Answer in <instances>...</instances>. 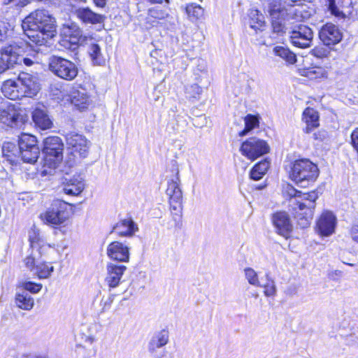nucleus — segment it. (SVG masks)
Segmentation results:
<instances>
[{"mask_svg": "<svg viewBox=\"0 0 358 358\" xmlns=\"http://www.w3.org/2000/svg\"><path fill=\"white\" fill-rule=\"evenodd\" d=\"M22 28L29 39L31 45H46L57 33L56 20L45 9H38L31 13L22 21Z\"/></svg>", "mask_w": 358, "mask_h": 358, "instance_id": "obj_1", "label": "nucleus"}, {"mask_svg": "<svg viewBox=\"0 0 358 358\" xmlns=\"http://www.w3.org/2000/svg\"><path fill=\"white\" fill-rule=\"evenodd\" d=\"M266 10L270 15L273 31L278 34L285 32L286 21H301L308 17L303 6L285 3L282 0H269Z\"/></svg>", "mask_w": 358, "mask_h": 358, "instance_id": "obj_2", "label": "nucleus"}, {"mask_svg": "<svg viewBox=\"0 0 358 358\" xmlns=\"http://www.w3.org/2000/svg\"><path fill=\"white\" fill-rule=\"evenodd\" d=\"M289 175L290 179L297 185L307 187L317 178L319 169L310 160L300 159L291 164Z\"/></svg>", "mask_w": 358, "mask_h": 358, "instance_id": "obj_3", "label": "nucleus"}, {"mask_svg": "<svg viewBox=\"0 0 358 358\" xmlns=\"http://www.w3.org/2000/svg\"><path fill=\"white\" fill-rule=\"evenodd\" d=\"M64 143L59 136H48L43 140V173L52 174L63 159Z\"/></svg>", "mask_w": 358, "mask_h": 358, "instance_id": "obj_4", "label": "nucleus"}, {"mask_svg": "<svg viewBox=\"0 0 358 358\" xmlns=\"http://www.w3.org/2000/svg\"><path fill=\"white\" fill-rule=\"evenodd\" d=\"M318 199L317 192H302L299 194V199L293 201V205L297 206L298 211L296 212L298 224L302 228L308 227L313 219L315 201Z\"/></svg>", "mask_w": 358, "mask_h": 358, "instance_id": "obj_5", "label": "nucleus"}, {"mask_svg": "<svg viewBox=\"0 0 358 358\" xmlns=\"http://www.w3.org/2000/svg\"><path fill=\"white\" fill-rule=\"evenodd\" d=\"M69 215V204L61 200H55L40 217L45 224L56 227L64 224Z\"/></svg>", "mask_w": 358, "mask_h": 358, "instance_id": "obj_6", "label": "nucleus"}, {"mask_svg": "<svg viewBox=\"0 0 358 358\" xmlns=\"http://www.w3.org/2000/svg\"><path fill=\"white\" fill-rule=\"evenodd\" d=\"M49 68L55 76L69 81L76 78L78 73V67L73 62L61 57H52Z\"/></svg>", "mask_w": 358, "mask_h": 358, "instance_id": "obj_7", "label": "nucleus"}, {"mask_svg": "<svg viewBox=\"0 0 358 358\" xmlns=\"http://www.w3.org/2000/svg\"><path fill=\"white\" fill-rule=\"evenodd\" d=\"M18 147L22 159L27 163L34 164L40 154L36 138L29 134H22L18 138Z\"/></svg>", "mask_w": 358, "mask_h": 358, "instance_id": "obj_8", "label": "nucleus"}, {"mask_svg": "<svg viewBox=\"0 0 358 358\" xmlns=\"http://www.w3.org/2000/svg\"><path fill=\"white\" fill-rule=\"evenodd\" d=\"M240 150L243 155L253 161L268 153L269 146L265 141L252 137L242 143Z\"/></svg>", "mask_w": 358, "mask_h": 358, "instance_id": "obj_9", "label": "nucleus"}, {"mask_svg": "<svg viewBox=\"0 0 358 358\" xmlns=\"http://www.w3.org/2000/svg\"><path fill=\"white\" fill-rule=\"evenodd\" d=\"M292 44L300 48H306L311 45L313 39V31L308 26L300 24L295 26L290 31Z\"/></svg>", "mask_w": 358, "mask_h": 358, "instance_id": "obj_10", "label": "nucleus"}, {"mask_svg": "<svg viewBox=\"0 0 358 358\" xmlns=\"http://www.w3.org/2000/svg\"><path fill=\"white\" fill-rule=\"evenodd\" d=\"M17 83L22 97H32L36 95L40 90L37 78L28 73H20L17 78Z\"/></svg>", "mask_w": 358, "mask_h": 358, "instance_id": "obj_11", "label": "nucleus"}, {"mask_svg": "<svg viewBox=\"0 0 358 358\" xmlns=\"http://www.w3.org/2000/svg\"><path fill=\"white\" fill-rule=\"evenodd\" d=\"M272 222L275 231L285 238H288L293 229L289 215L284 211L274 213L272 216Z\"/></svg>", "mask_w": 358, "mask_h": 358, "instance_id": "obj_12", "label": "nucleus"}, {"mask_svg": "<svg viewBox=\"0 0 358 358\" xmlns=\"http://www.w3.org/2000/svg\"><path fill=\"white\" fill-rule=\"evenodd\" d=\"M336 217L331 211H324L317 221L316 229L323 236H329L334 232Z\"/></svg>", "mask_w": 358, "mask_h": 358, "instance_id": "obj_13", "label": "nucleus"}, {"mask_svg": "<svg viewBox=\"0 0 358 358\" xmlns=\"http://www.w3.org/2000/svg\"><path fill=\"white\" fill-rule=\"evenodd\" d=\"M319 36L324 45H331L339 43L343 35L336 25L328 23L322 26L319 32Z\"/></svg>", "mask_w": 358, "mask_h": 358, "instance_id": "obj_14", "label": "nucleus"}, {"mask_svg": "<svg viewBox=\"0 0 358 358\" xmlns=\"http://www.w3.org/2000/svg\"><path fill=\"white\" fill-rule=\"evenodd\" d=\"M67 145L71 148L72 152L85 157L88 153L89 145L87 140L83 136L76 133H69L66 135Z\"/></svg>", "mask_w": 358, "mask_h": 358, "instance_id": "obj_15", "label": "nucleus"}, {"mask_svg": "<svg viewBox=\"0 0 358 358\" xmlns=\"http://www.w3.org/2000/svg\"><path fill=\"white\" fill-rule=\"evenodd\" d=\"M127 267L124 265H119L114 263H109L106 266V275L105 282L110 288L117 287L126 271Z\"/></svg>", "mask_w": 358, "mask_h": 358, "instance_id": "obj_16", "label": "nucleus"}, {"mask_svg": "<svg viewBox=\"0 0 358 358\" xmlns=\"http://www.w3.org/2000/svg\"><path fill=\"white\" fill-rule=\"evenodd\" d=\"M74 13L78 20L86 24H102L106 20L105 15L94 12L90 7H79Z\"/></svg>", "mask_w": 358, "mask_h": 358, "instance_id": "obj_17", "label": "nucleus"}, {"mask_svg": "<svg viewBox=\"0 0 358 358\" xmlns=\"http://www.w3.org/2000/svg\"><path fill=\"white\" fill-rule=\"evenodd\" d=\"M138 231V225L131 217L120 220L113 228L114 233L124 237H132Z\"/></svg>", "mask_w": 358, "mask_h": 358, "instance_id": "obj_18", "label": "nucleus"}, {"mask_svg": "<svg viewBox=\"0 0 358 358\" xmlns=\"http://www.w3.org/2000/svg\"><path fill=\"white\" fill-rule=\"evenodd\" d=\"M107 254L110 259L115 261L126 262L129 259V248L118 241L108 245Z\"/></svg>", "mask_w": 358, "mask_h": 358, "instance_id": "obj_19", "label": "nucleus"}, {"mask_svg": "<svg viewBox=\"0 0 358 358\" xmlns=\"http://www.w3.org/2000/svg\"><path fill=\"white\" fill-rule=\"evenodd\" d=\"M89 90L85 89L78 91L77 94L72 99V103L78 109H85L92 103V97L95 94L94 86L92 84L88 85Z\"/></svg>", "mask_w": 358, "mask_h": 358, "instance_id": "obj_20", "label": "nucleus"}, {"mask_svg": "<svg viewBox=\"0 0 358 358\" xmlns=\"http://www.w3.org/2000/svg\"><path fill=\"white\" fill-rule=\"evenodd\" d=\"M173 172H175V176L168 181V187L166 191L169 201L182 200V192L180 187L179 169L177 166L174 167Z\"/></svg>", "mask_w": 358, "mask_h": 358, "instance_id": "obj_21", "label": "nucleus"}, {"mask_svg": "<svg viewBox=\"0 0 358 358\" xmlns=\"http://www.w3.org/2000/svg\"><path fill=\"white\" fill-rule=\"evenodd\" d=\"M352 0H329L331 13L339 18H345L351 13Z\"/></svg>", "mask_w": 358, "mask_h": 358, "instance_id": "obj_22", "label": "nucleus"}, {"mask_svg": "<svg viewBox=\"0 0 358 358\" xmlns=\"http://www.w3.org/2000/svg\"><path fill=\"white\" fill-rule=\"evenodd\" d=\"M27 113H1L0 121L3 124L15 129H21L28 121Z\"/></svg>", "mask_w": 358, "mask_h": 358, "instance_id": "obj_23", "label": "nucleus"}, {"mask_svg": "<svg viewBox=\"0 0 358 358\" xmlns=\"http://www.w3.org/2000/svg\"><path fill=\"white\" fill-rule=\"evenodd\" d=\"M83 178L80 176H75L64 183L63 191L71 196L79 195L84 189Z\"/></svg>", "mask_w": 358, "mask_h": 358, "instance_id": "obj_24", "label": "nucleus"}, {"mask_svg": "<svg viewBox=\"0 0 358 358\" xmlns=\"http://www.w3.org/2000/svg\"><path fill=\"white\" fill-rule=\"evenodd\" d=\"M169 340V334L167 330L162 329L157 332L150 339L148 350L151 354H154L157 348L166 345Z\"/></svg>", "mask_w": 358, "mask_h": 358, "instance_id": "obj_25", "label": "nucleus"}, {"mask_svg": "<svg viewBox=\"0 0 358 358\" xmlns=\"http://www.w3.org/2000/svg\"><path fill=\"white\" fill-rule=\"evenodd\" d=\"M19 89L17 80H8L3 83L1 87V91L3 95L11 100L22 98Z\"/></svg>", "mask_w": 358, "mask_h": 358, "instance_id": "obj_26", "label": "nucleus"}, {"mask_svg": "<svg viewBox=\"0 0 358 358\" xmlns=\"http://www.w3.org/2000/svg\"><path fill=\"white\" fill-rule=\"evenodd\" d=\"M1 52L3 61L7 62L10 67H13L15 64H22L23 56L16 53L12 45L5 47L1 50Z\"/></svg>", "mask_w": 358, "mask_h": 358, "instance_id": "obj_27", "label": "nucleus"}, {"mask_svg": "<svg viewBox=\"0 0 358 358\" xmlns=\"http://www.w3.org/2000/svg\"><path fill=\"white\" fill-rule=\"evenodd\" d=\"M15 302L20 308L24 310H31L34 306V299L26 291L16 294Z\"/></svg>", "mask_w": 358, "mask_h": 358, "instance_id": "obj_28", "label": "nucleus"}, {"mask_svg": "<svg viewBox=\"0 0 358 358\" xmlns=\"http://www.w3.org/2000/svg\"><path fill=\"white\" fill-rule=\"evenodd\" d=\"M273 52L275 56H278L284 60H285L289 64H294L296 61V55L289 50V48L277 45L273 48Z\"/></svg>", "mask_w": 358, "mask_h": 358, "instance_id": "obj_29", "label": "nucleus"}, {"mask_svg": "<svg viewBox=\"0 0 358 358\" xmlns=\"http://www.w3.org/2000/svg\"><path fill=\"white\" fill-rule=\"evenodd\" d=\"M32 119L36 126L43 130L50 129L53 125L48 113H32Z\"/></svg>", "mask_w": 358, "mask_h": 358, "instance_id": "obj_30", "label": "nucleus"}, {"mask_svg": "<svg viewBox=\"0 0 358 358\" xmlns=\"http://www.w3.org/2000/svg\"><path fill=\"white\" fill-rule=\"evenodd\" d=\"M269 168V162L267 160H263L257 164L250 171V177L252 180H260L267 172Z\"/></svg>", "mask_w": 358, "mask_h": 358, "instance_id": "obj_31", "label": "nucleus"}, {"mask_svg": "<svg viewBox=\"0 0 358 358\" xmlns=\"http://www.w3.org/2000/svg\"><path fill=\"white\" fill-rule=\"evenodd\" d=\"M245 128L243 131L239 132L240 136H245L253 129L258 127L259 124V117L251 113H248L244 117Z\"/></svg>", "mask_w": 358, "mask_h": 358, "instance_id": "obj_32", "label": "nucleus"}, {"mask_svg": "<svg viewBox=\"0 0 358 358\" xmlns=\"http://www.w3.org/2000/svg\"><path fill=\"white\" fill-rule=\"evenodd\" d=\"M250 27L255 30L259 29L264 24V17L259 10L251 9L249 12Z\"/></svg>", "mask_w": 358, "mask_h": 358, "instance_id": "obj_33", "label": "nucleus"}, {"mask_svg": "<svg viewBox=\"0 0 358 358\" xmlns=\"http://www.w3.org/2000/svg\"><path fill=\"white\" fill-rule=\"evenodd\" d=\"M186 13L191 20H196L203 17L204 9L195 3H188L185 6Z\"/></svg>", "mask_w": 358, "mask_h": 358, "instance_id": "obj_34", "label": "nucleus"}, {"mask_svg": "<svg viewBox=\"0 0 358 358\" xmlns=\"http://www.w3.org/2000/svg\"><path fill=\"white\" fill-rule=\"evenodd\" d=\"M302 120L306 122L305 131L310 133L314 128L319 126L318 113H303Z\"/></svg>", "mask_w": 358, "mask_h": 358, "instance_id": "obj_35", "label": "nucleus"}, {"mask_svg": "<svg viewBox=\"0 0 358 358\" xmlns=\"http://www.w3.org/2000/svg\"><path fill=\"white\" fill-rule=\"evenodd\" d=\"M89 54L94 64L101 65L105 59L101 52V48L97 44H92L89 48Z\"/></svg>", "mask_w": 358, "mask_h": 358, "instance_id": "obj_36", "label": "nucleus"}, {"mask_svg": "<svg viewBox=\"0 0 358 358\" xmlns=\"http://www.w3.org/2000/svg\"><path fill=\"white\" fill-rule=\"evenodd\" d=\"M182 200L170 201V210L173 215V220L179 224L181 221L182 211Z\"/></svg>", "mask_w": 358, "mask_h": 358, "instance_id": "obj_37", "label": "nucleus"}, {"mask_svg": "<svg viewBox=\"0 0 358 358\" xmlns=\"http://www.w3.org/2000/svg\"><path fill=\"white\" fill-rule=\"evenodd\" d=\"M36 274L40 279L48 278L54 271V267L50 264L39 263L36 267Z\"/></svg>", "mask_w": 358, "mask_h": 358, "instance_id": "obj_38", "label": "nucleus"}, {"mask_svg": "<svg viewBox=\"0 0 358 358\" xmlns=\"http://www.w3.org/2000/svg\"><path fill=\"white\" fill-rule=\"evenodd\" d=\"M244 274L250 285L255 287L261 286L257 273L252 268L247 267L244 268Z\"/></svg>", "mask_w": 358, "mask_h": 358, "instance_id": "obj_39", "label": "nucleus"}, {"mask_svg": "<svg viewBox=\"0 0 358 358\" xmlns=\"http://www.w3.org/2000/svg\"><path fill=\"white\" fill-rule=\"evenodd\" d=\"M266 283L264 285V294L266 296H273L276 294V286L273 280L271 278L268 274L266 275Z\"/></svg>", "mask_w": 358, "mask_h": 358, "instance_id": "obj_40", "label": "nucleus"}, {"mask_svg": "<svg viewBox=\"0 0 358 358\" xmlns=\"http://www.w3.org/2000/svg\"><path fill=\"white\" fill-rule=\"evenodd\" d=\"M202 92V89L197 84H193L186 87L187 97L189 99H196Z\"/></svg>", "mask_w": 358, "mask_h": 358, "instance_id": "obj_41", "label": "nucleus"}, {"mask_svg": "<svg viewBox=\"0 0 358 358\" xmlns=\"http://www.w3.org/2000/svg\"><path fill=\"white\" fill-rule=\"evenodd\" d=\"M23 291L31 293H38L42 289V285L40 283H34L32 282H24L22 283Z\"/></svg>", "mask_w": 358, "mask_h": 358, "instance_id": "obj_42", "label": "nucleus"}, {"mask_svg": "<svg viewBox=\"0 0 358 358\" xmlns=\"http://www.w3.org/2000/svg\"><path fill=\"white\" fill-rule=\"evenodd\" d=\"M192 120L193 125L198 128H202L207 124V119L203 114L196 115L195 117L192 118Z\"/></svg>", "mask_w": 358, "mask_h": 358, "instance_id": "obj_43", "label": "nucleus"}, {"mask_svg": "<svg viewBox=\"0 0 358 358\" xmlns=\"http://www.w3.org/2000/svg\"><path fill=\"white\" fill-rule=\"evenodd\" d=\"M286 191L287 194L291 197L290 202L293 204V201L294 199H299V194L302 193V192L296 189L292 185H287Z\"/></svg>", "mask_w": 358, "mask_h": 358, "instance_id": "obj_44", "label": "nucleus"}, {"mask_svg": "<svg viewBox=\"0 0 358 358\" xmlns=\"http://www.w3.org/2000/svg\"><path fill=\"white\" fill-rule=\"evenodd\" d=\"M80 40V31L76 30L75 31V34L70 36L69 42L71 44V48L73 50L78 46V44L79 43Z\"/></svg>", "mask_w": 358, "mask_h": 358, "instance_id": "obj_45", "label": "nucleus"}, {"mask_svg": "<svg viewBox=\"0 0 358 358\" xmlns=\"http://www.w3.org/2000/svg\"><path fill=\"white\" fill-rule=\"evenodd\" d=\"M148 14L155 18L162 19L165 16V13L157 8H152L148 10Z\"/></svg>", "mask_w": 358, "mask_h": 358, "instance_id": "obj_46", "label": "nucleus"}, {"mask_svg": "<svg viewBox=\"0 0 358 358\" xmlns=\"http://www.w3.org/2000/svg\"><path fill=\"white\" fill-rule=\"evenodd\" d=\"M29 239L31 247H34L39 241L38 233L35 230H31L29 232Z\"/></svg>", "mask_w": 358, "mask_h": 358, "instance_id": "obj_47", "label": "nucleus"}, {"mask_svg": "<svg viewBox=\"0 0 358 358\" xmlns=\"http://www.w3.org/2000/svg\"><path fill=\"white\" fill-rule=\"evenodd\" d=\"M351 239L358 243V224H353L349 231Z\"/></svg>", "mask_w": 358, "mask_h": 358, "instance_id": "obj_48", "label": "nucleus"}, {"mask_svg": "<svg viewBox=\"0 0 358 358\" xmlns=\"http://www.w3.org/2000/svg\"><path fill=\"white\" fill-rule=\"evenodd\" d=\"M114 296H115V295L110 294L106 299H105V300L102 299L101 306H102V310L103 311L110 308L111 304L113 303V302L114 301Z\"/></svg>", "mask_w": 358, "mask_h": 358, "instance_id": "obj_49", "label": "nucleus"}, {"mask_svg": "<svg viewBox=\"0 0 358 358\" xmlns=\"http://www.w3.org/2000/svg\"><path fill=\"white\" fill-rule=\"evenodd\" d=\"M10 67V65L8 64L7 62L3 61L2 59V54L1 53L0 55V73H3L6 70L8 69Z\"/></svg>", "mask_w": 358, "mask_h": 358, "instance_id": "obj_50", "label": "nucleus"}, {"mask_svg": "<svg viewBox=\"0 0 358 358\" xmlns=\"http://www.w3.org/2000/svg\"><path fill=\"white\" fill-rule=\"evenodd\" d=\"M24 264L27 268L32 270L34 268L35 264L34 259L32 257H27L24 259Z\"/></svg>", "mask_w": 358, "mask_h": 358, "instance_id": "obj_51", "label": "nucleus"}, {"mask_svg": "<svg viewBox=\"0 0 358 358\" xmlns=\"http://www.w3.org/2000/svg\"><path fill=\"white\" fill-rule=\"evenodd\" d=\"M95 6L99 8H103L107 4V0H92Z\"/></svg>", "mask_w": 358, "mask_h": 358, "instance_id": "obj_52", "label": "nucleus"}, {"mask_svg": "<svg viewBox=\"0 0 358 358\" xmlns=\"http://www.w3.org/2000/svg\"><path fill=\"white\" fill-rule=\"evenodd\" d=\"M285 2V3L292 4L294 3L296 6H301V1L302 0H282Z\"/></svg>", "mask_w": 358, "mask_h": 358, "instance_id": "obj_53", "label": "nucleus"}, {"mask_svg": "<svg viewBox=\"0 0 358 358\" xmlns=\"http://www.w3.org/2000/svg\"><path fill=\"white\" fill-rule=\"evenodd\" d=\"M22 63L27 66H30L33 64L34 62L29 58L23 57V59H22Z\"/></svg>", "mask_w": 358, "mask_h": 358, "instance_id": "obj_54", "label": "nucleus"}, {"mask_svg": "<svg viewBox=\"0 0 358 358\" xmlns=\"http://www.w3.org/2000/svg\"><path fill=\"white\" fill-rule=\"evenodd\" d=\"M150 3H162L165 2L166 3H169V0H146Z\"/></svg>", "mask_w": 358, "mask_h": 358, "instance_id": "obj_55", "label": "nucleus"}, {"mask_svg": "<svg viewBox=\"0 0 358 358\" xmlns=\"http://www.w3.org/2000/svg\"><path fill=\"white\" fill-rule=\"evenodd\" d=\"M312 54L317 57H320V55H319V50H316V49H314V50H312Z\"/></svg>", "mask_w": 358, "mask_h": 358, "instance_id": "obj_56", "label": "nucleus"}, {"mask_svg": "<svg viewBox=\"0 0 358 358\" xmlns=\"http://www.w3.org/2000/svg\"><path fill=\"white\" fill-rule=\"evenodd\" d=\"M13 146H14L13 144L8 143L7 144L3 145V149H5V148H10V147H13Z\"/></svg>", "mask_w": 358, "mask_h": 358, "instance_id": "obj_57", "label": "nucleus"}, {"mask_svg": "<svg viewBox=\"0 0 358 358\" xmlns=\"http://www.w3.org/2000/svg\"><path fill=\"white\" fill-rule=\"evenodd\" d=\"M348 264L350 266H354V264Z\"/></svg>", "mask_w": 358, "mask_h": 358, "instance_id": "obj_58", "label": "nucleus"}, {"mask_svg": "<svg viewBox=\"0 0 358 358\" xmlns=\"http://www.w3.org/2000/svg\"><path fill=\"white\" fill-rule=\"evenodd\" d=\"M158 358H163V357H158Z\"/></svg>", "mask_w": 358, "mask_h": 358, "instance_id": "obj_59", "label": "nucleus"}, {"mask_svg": "<svg viewBox=\"0 0 358 358\" xmlns=\"http://www.w3.org/2000/svg\"><path fill=\"white\" fill-rule=\"evenodd\" d=\"M200 1H202L203 0H199Z\"/></svg>", "mask_w": 358, "mask_h": 358, "instance_id": "obj_60", "label": "nucleus"}]
</instances>
